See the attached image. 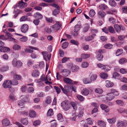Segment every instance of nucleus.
<instances>
[{"mask_svg": "<svg viewBox=\"0 0 127 127\" xmlns=\"http://www.w3.org/2000/svg\"><path fill=\"white\" fill-rule=\"evenodd\" d=\"M119 62L120 64H122L126 63L127 60L125 58H122L119 60Z\"/></svg>", "mask_w": 127, "mask_h": 127, "instance_id": "obj_33", "label": "nucleus"}, {"mask_svg": "<svg viewBox=\"0 0 127 127\" xmlns=\"http://www.w3.org/2000/svg\"><path fill=\"white\" fill-rule=\"evenodd\" d=\"M106 13L102 11H99L97 13L98 17L100 18H102L104 17L106 15Z\"/></svg>", "mask_w": 127, "mask_h": 127, "instance_id": "obj_11", "label": "nucleus"}, {"mask_svg": "<svg viewBox=\"0 0 127 127\" xmlns=\"http://www.w3.org/2000/svg\"><path fill=\"white\" fill-rule=\"evenodd\" d=\"M123 52V50L122 49H119L117 50L116 53V56H118L121 55Z\"/></svg>", "mask_w": 127, "mask_h": 127, "instance_id": "obj_35", "label": "nucleus"}, {"mask_svg": "<svg viewBox=\"0 0 127 127\" xmlns=\"http://www.w3.org/2000/svg\"><path fill=\"white\" fill-rule=\"evenodd\" d=\"M57 119L60 122H62L64 121L62 115L61 113H59L57 115Z\"/></svg>", "mask_w": 127, "mask_h": 127, "instance_id": "obj_26", "label": "nucleus"}, {"mask_svg": "<svg viewBox=\"0 0 127 127\" xmlns=\"http://www.w3.org/2000/svg\"><path fill=\"white\" fill-rule=\"evenodd\" d=\"M95 12L94 10L93 9H91L89 13V16L90 17H92L95 15Z\"/></svg>", "mask_w": 127, "mask_h": 127, "instance_id": "obj_31", "label": "nucleus"}, {"mask_svg": "<svg viewBox=\"0 0 127 127\" xmlns=\"http://www.w3.org/2000/svg\"><path fill=\"white\" fill-rule=\"evenodd\" d=\"M41 54L43 56L44 59L46 61L47 60V58L49 60L50 59L51 56V54H48V52L46 51L41 52Z\"/></svg>", "mask_w": 127, "mask_h": 127, "instance_id": "obj_5", "label": "nucleus"}, {"mask_svg": "<svg viewBox=\"0 0 127 127\" xmlns=\"http://www.w3.org/2000/svg\"><path fill=\"white\" fill-rule=\"evenodd\" d=\"M116 118H113L112 119H107V121L110 123L112 124L114 123L116 121Z\"/></svg>", "mask_w": 127, "mask_h": 127, "instance_id": "obj_36", "label": "nucleus"}, {"mask_svg": "<svg viewBox=\"0 0 127 127\" xmlns=\"http://www.w3.org/2000/svg\"><path fill=\"white\" fill-rule=\"evenodd\" d=\"M13 78L14 79L17 80H20L21 79V77L19 75L15 74L13 76Z\"/></svg>", "mask_w": 127, "mask_h": 127, "instance_id": "obj_42", "label": "nucleus"}, {"mask_svg": "<svg viewBox=\"0 0 127 127\" xmlns=\"http://www.w3.org/2000/svg\"><path fill=\"white\" fill-rule=\"evenodd\" d=\"M29 115L30 117L32 118H33L35 116L36 113L34 111L31 110L30 111Z\"/></svg>", "mask_w": 127, "mask_h": 127, "instance_id": "obj_28", "label": "nucleus"}, {"mask_svg": "<svg viewBox=\"0 0 127 127\" xmlns=\"http://www.w3.org/2000/svg\"><path fill=\"white\" fill-rule=\"evenodd\" d=\"M8 67L7 66H4L0 68V71L1 72H4L8 70Z\"/></svg>", "mask_w": 127, "mask_h": 127, "instance_id": "obj_34", "label": "nucleus"}, {"mask_svg": "<svg viewBox=\"0 0 127 127\" xmlns=\"http://www.w3.org/2000/svg\"><path fill=\"white\" fill-rule=\"evenodd\" d=\"M100 76L102 78L105 79L108 77V75L107 73L102 72L100 74Z\"/></svg>", "mask_w": 127, "mask_h": 127, "instance_id": "obj_30", "label": "nucleus"}, {"mask_svg": "<svg viewBox=\"0 0 127 127\" xmlns=\"http://www.w3.org/2000/svg\"><path fill=\"white\" fill-rule=\"evenodd\" d=\"M28 25L27 24H25L22 26L21 28V30L22 32L25 33L28 31Z\"/></svg>", "mask_w": 127, "mask_h": 127, "instance_id": "obj_7", "label": "nucleus"}, {"mask_svg": "<svg viewBox=\"0 0 127 127\" xmlns=\"http://www.w3.org/2000/svg\"><path fill=\"white\" fill-rule=\"evenodd\" d=\"M11 81L10 80H6L4 81L2 84L3 87L5 88H10L11 86Z\"/></svg>", "mask_w": 127, "mask_h": 127, "instance_id": "obj_4", "label": "nucleus"}, {"mask_svg": "<svg viewBox=\"0 0 127 127\" xmlns=\"http://www.w3.org/2000/svg\"><path fill=\"white\" fill-rule=\"evenodd\" d=\"M109 3V4L112 6H115L116 3L114 0H110Z\"/></svg>", "mask_w": 127, "mask_h": 127, "instance_id": "obj_40", "label": "nucleus"}, {"mask_svg": "<svg viewBox=\"0 0 127 127\" xmlns=\"http://www.w3.org/2000/svg\"><path fill=\"white\" fill-rule=\"evenodd\" d=\"M18 61L16 59H14L12 61V65L14 67H16L17 65Z\"/></svg>", "mask_w": 127, "mask_h": 127, "instance_id": "obj_38", "label": "nucleus"}, {"mask_svg": "<svg viewBox=\"0 0 127 127\" xmlns=\"http://www.w3.org/2000/svg\"><path fill=\"white\" fill-rule=\"evenodd\" d=\"M34 91L33 88L32 87H30L28 89V91L29 93H33Z\"/></svg>", "mask_w": 127, "mask_h": 127, "instance_id": "obj_57", "label": "nucleus"}, {"mask_svg": "<svg viewBox=\"0 0 127 127\" xmlns=\"http://www.w3.org/2000/svg\"><path fill=\"white\" fill-rule=\"evenodd\" d=\"M27 5V3L24 2L22 0L19 1L18 3V6L21 8H22L24 7H26Z\"/></svg>", "mask_w": 127, "mask_h": 127, "instance_id": "obj_9", "label": "nucleus"}, {"mask_svg": "<svg viewBox=\"0 0 127 127\" xmlns=\"http://www.w3.org/2000/svg\"><path fill=\"white\" fill-rule=\"evenodd\" d=\"M28 40V38L26 37H23L20 39V41L22 42H25Z\"/></svg>", "mask_w": 127, "mask_h": 127, "instance_id": "obj_61", "label": "nucleus"}, {"mask_svg": "<svg viewBox=\"0 0 127 127\" xmlns=\"http://www.w3.org/2000/svg\"><path fill=\"white\" fill-rule=\"evenodd\" d=\"M61 26V23L59 22H57L56 24L51 26V28L53 31L55 32L59 30Z\"/></svg>", "mask_w": 127, "mask_h": 127, "instance_id": "obj_3", "label": "nucleus"}, {"mask_svg": "<svg viewBox=\"0 0 127 127\" xmlns=\"http://www.w3.org/2000/svg\"><path fill=\"white\" fill-rule=\"evenodd\" d=\"M60 12V9H55L53 12V15L54 16H56Z\"/></svg>", "mask_w": 127, "mask_h": 127, "instance_id": "obj_49", "label": "nucleus"}, {"mask_svg": "<svg viewBox=\"0 0 127 127\" xmlns=\"http://www.w3.org/2000/svg\"><path fill=\"white\" fill-rule=\"evenodd\" d=\"M77 99L81 101H83L84 99V97L80 95H78L77 96Z\"/></svg>", "mask_w": 127, "mask_h": 127, "instance_id": "obj_52", "label": "nucleus"}, {"mask_svg": "<svg viewBox=\"0 0 127 127\" xmlns=\"http://www.w3.org/2000/svg\"><path fill=\"white\" fill-rule=\"evenodd\" d=\"M9 50V48L5 47L0 48V51L1 52H5Z\"/></svg>", "mask_w": 127, "mask_h": 127, "instance_id": "obj_25", "label": "nucleus"}, {"mask_svg": "<svg viewBox=\"0 0 127 127\" xmlns=\"http://www.w3.org/2000/svg\"><path fill=\"white\" fill-rule=\"evenodd\" d=\"M33 16L35 18H38L39 19H41L43 17L42 15L38 12H36L34 13L33 15Z\"/></svg>", "mask_w": 127, "mask_h": 127, "instance_id": "obj_17", "label": "nucleus"}, {"mask_svg": "<svg viewBox=\"0 0 127 127\" xmlns=\"http://www.w3.org/2000/svg\"><path fill=\"white\" fill-rule=\"evenodd\" d=\"M59 87L61 88L63 92L66 95L70 92L71 89V87L67 85H65L64 86V88L61 85H60Z\"/></svg>", "mask_w": 127, "mask_h": 127, "instance_id": "obj_2", "label": "nucleus"}, {"mask_svg": "<svg viewBox=\"0 0 127 127\" xmlns=\"http://www.w3.org/2000/svg\"><path fill=\"white\" fill-rule=\"evenodd\" d=\"M81 57L83 59H86L90 57V55L88 54H82L81 55Z\"/></svg>", "mask_w": 127, "mask_h": 127, "instance_id": "obj_37", "label": "nucleus"}, {"mask_svg": "<svg viewBox=\"0 0 127 127\" xmlns=\"http://www.w3.org/2000/svg\"><path fill=\"white\" fill-rule=\"evenodd\" d=\"M21 97V98L22 101L23 103L28 102L29 100V99L27 97L25 96L24 95H22Z\"/></svg>", "mask_w": 127, "mask_h": 127, "instance_id": "obj_21", "label": "nucleus"}, {"mask_svg": "<svg viewBox=\"0 0 127 127\" xmlns=\"http://www.w3.org/2000/svg\"><path fill=\"white\" fill-rule=\"evenodd\" d=\"M51 123V127H56L57 126V123L55 120H53L52 121Z\"/></svg>", "mask_w": 127, "mask_h": 127, "instance_id": "obj_63", "label": "nucleus"}, {"mask_svg": "<svg viewBox=\"0 0 127 127\" xmlns=\"http://www.w3.org/2000/svg\"><path fill=\"white\" fill-rule=\"evenodd\" d=\"M12 48L15 50H19L21 49V47L19 45L16 44L13 46Z\"/></svg>", "mask_w": 127, "mask_h": 127, "instance_id": "obj_23", "label": "nucleus"}, {"mask_svg": "<svg viewBox=\"0 0 127 127\" xmlns=\"http://www.w3.org/2000/svg\"><path fill=\"white\" fill-rule=\"evenodd\" d=\"M89 93V90L86 88H84L81 91L82 94L84 95H88Z\"/></svg>", "mask_w": 127, "mask_h": 127, "instance_id": "obj_18", "label": "nucleus"}, {"mask_svg": "<svg viewBox=\"0 0 127 127\" xmlns=\"http://www.w3.org/2000/svg\"><path fill=\"white\" fill-rule=\"evenodd\" d=\"M83 82L85 84H90L92 82L91 80H90L88 78H85L83 80Z\"/></svg>", "mask_w": 127, "mask_h": 127, "instance_id": "obj_27", "label": "nucleus"}, {"mask_svg": "<svg viewBox=\"0 0 127 127\" xmlns=\"http://www.w3.org/2000/svg\"><path fill=\"white\" fill-rule=\"evenodd\" d=\"M111 91L113 95H114L115 96H118L119 95V92L116 90L113 89H112L111 90Z\"/></svg>", "mask_w": 127, "mask_h": 127, "instance_id": "obj_24", "label": "nucleus"}, {"mask_svg": "<svg viewBox=\"0 0 127 127\" xmlns=\"http://www.w3.org/2000/svg\"><path fill=\"white\" fill-rule=\"evenodd\" d=\"M95 91L96 92L99 94H101L103 92L102 89L99 88L96 89Z\"/></svg>", "mask_w": 127, "mask_h": 127, "instance_id": "obj_55", "label": "nucleus"}, {"mask_svg": "<svg viewBox=\"0 0 127 127\" xmlns=\"http://www.w3.org/2000/svg\"><path fill=\"white\" fill-rule=\"evenodd\" d=\"M9 98L10 100H11L13 101L16 100L15 96H14L13 94L12 93L10 94Z\"/></svg>", "mask_w": 127, "mask_h": 127, "instance_id": "obj_54", "label": "nucleus"}, {"mask_svg": "<svg viewBox=\"0 0 127 127\" xmlns=\"http://www.w3.org/2000/svg\"><path fill=\"white\" fill-rule=\"evenodd\" d=\"M102 69L104 70V71L105 72H107L108 71L110 70V67L109 66L105 65L104 67L102 68Z\"/></svg>", "mask_w": 127, "mask_h": 127, "instance_id": "obj_56", "label": "nucleus"}, {"mask_svg": "<svg viewBox=\"0 0 127 127\" xmlns=\"http://www.w3.org/2000/svg\"><path fill=\"white\" fill-rule=\"evenodd\" d=\"M104 47L106 49H110L113 47V45L111 44L108 43L104 46Z\"/></svg>", "mask_w": 127, "mask_h": 127, "instance_id": "obj_48", "label": "nucleus"}, {"mask_svg": "<svg viewBox=\"0 0 127 127\" xmlns=\"http://www.w3.org/2000/svg\"><path fill=\"white\" fill-rule=\"evenodd\" d=\"M96 36L95 34H93L91 36H89L87 37L86 38V40L88 41H89L93 39L94 37Z\"/></svg>", "mask_w": 127, "mask_h": 127, "instance_id": "obj_32", "label": "nucleus"}, {"mask_svg": "<svg viewBox=\"0 0 127 127\" xmlns=\"http://www.w3.org/2000/svg\"><path fill=\"white\" fill-rule=\"evenodd\" d=\"M79 69V68L78 66L77 65H73L72 66L70 70L73 72H76Z\"/></svg>", "mask_w": 127, "mask_h": 127, "instance_id": "obj_12", "label": "nucleus"}, {"mask_svg": "<svg viewBox=\"0 0 127 127\" xmlns=\"http://www.w3.org/2000/svg\"><path fill=\"white\" fill-rule=\"evenodd\" d=\"M70 105H71L73 107V109L75 110H76L77 107L76 106V103L74 102H71L70 103Z\"/></svg>", "mask_w": 127, "mask_h": 127, "instance_id": "obj_51", "label": "nucleus"}, {"mask_svg": "<svg viewBox=\"0 0 127 127\" xmlns=\"http://www.w3.org/2000/svg\"><path fill=\"white\" fill-rule=\"evenodd\" d=\"M87 121L88 123L89 124L92 125L93 124L94 121L91 118H89L87 119Z\"/></svg>", "mask_w": 127, "mask_h": 127, "instance_id": "obj_59", "label": "nucleus"}, {"mask_svg": "<svg viewBox=\"0 0 127 127\" xmlns=\"http://www.w3.org/2000/svg\"><path fill=\"white\" fill-rule=\"evenodd\" d=\"M2 124L3 126H7L10 125V122L9 121L7 118H5L2 121Z\"/></svg>", "mask_w": 127, "mask_h": 127, "instance_id": "obj_8", "label": "nucleus"}, {"mask_svg": "<svg viewBox=\"0 0 127 127\" xmlns=\"http://www.w3.org/2000/svg\"><path fill=\"white\" fill-rule=\"evenodd\" d=\"M61 72L62 73L63 75L65 77H67L69 74L70 71L68 70L64 69L62 70Z\"/></svg>", "mask_w": 127, "mask_h": 127, "instance_id": "obj_10", "label": "nucleus"}, {"mask_svg": "<svg viewBox=\"0 0 127 127\" xmlns=\"http://www.w3.org/2000/svg\"><path fill=\"white\" fill-rule=\"evenodd\" d=\"M11 85H17L18 84V81L16 80H13L11 81Z\"/></svg>", "mask_w": 127, "mask_h": 127, "instance_id": "obj_60", "label": "nucleus"}, {"mask_svg": "<svg viewBox=\"0 0 127 127\" xmlns=\"http://www.w3.org/2000/svg\"><path fill=\"white\" fill-rule=\"evenodd\" d=\"M39 72L37 70H35L33 71L32 73V75L34 77H37L39 76Z\"/></svg>", "mask_w": 127, "mask_h": 127, "instance_id": "obj_19", "label": "nucleus"}, {"mask_svg": "<svg viewBox=\"0 0 127 127\" xmlns=\"http://www.w3.org/2000/svg\"><path fill=\"white\" fill-rule=\"evenodd\" d=\"M114 28L118 33H119L121 30H124V28L121 25H119L118 24H116L114 25Z\"/></svg>", "mask_w": 127, "mask_h": 127, "instance_id": "obj_6", "label": "nucleus"}, {"mask_svg": "<svg viewBox=\"0 0 127 127\" xmlns=\"http://www.w3.org/2000/svg\"><path fill=\"white\" fill-rule=\"evenodd\" d=\"M40 79L42 81H46L48 80L47 76L46 77H45L44 75H42L41 76Z\"/></svg>", "mask_w": 127, "mask_h": 127, "instance_id": "obj_53", "label": "nucleus"}, {"mask_svg": "<svg viewBox=\"0 0 127 127\" xmlns=\"http://www.w3.org/2000/svg\"><path fill=\"white\" fill-rule=\"evenodd\" d=\"M97 123L98 125L101 127H106V123L103 121H98Z\"/></svg>", "mask_w": 127, "mask_h": 127, "instance_id": "obj_20", "label": "nucleus"}, {"mask_svg": "<svg viewBox=\"0 0 127 127\" xmlns=\"http://www.w3.org/2000/svg\"><path fill=\"white\" fill-rule=\"evenodd\" d=\"M97 76L96 74H95L91 75V76L90 79L91 81H94L96 80L97 78Z\"/></svg>", "mask_w": 127, "mask_h": 127, "instance_id": "obj_44", "label": "nucleus"}, {"mask_svg": "<svg viewBox=\"0 0 127 127\" xmlns=\"http://www.w3.org/2000/svg\"><path fill=\"white\" fill-rule=\"evenodd\" d=\"M51 102V98L50 96L47 97L46 98L45 102L47 104H50Z\"/></svg>", "mask_w": 127, "mask_h": 127, "instance_id": "obj_41", "label": "nucleus"}, {"mask_svg": "<svg viewBox=\"0 0 127 127\" xmlns=\"http://www.w3.org/2000/svg\"><path fill=\"white\" fill-rule=\"evenodd\" d=\"M63 81L66 83L69 84H73V82L72 80L67 78H65L63 79Z\"/></svg>", "mask_w": 127, "mask_h": 127, "instance_id": "obj_16", "label": "nucleus"}, {"mask_svg": "<svg viewBox=\"0 0 127 127\" xmlns=\"http://www.w3.org/2000/svg\"><path fill=\"white\" fill-rule=\"evenodd\" d=\"M89 65L88 63L86 62H83L81 65V66L83 68H85L87 67Z\"/></svg>", "mask_w": 127, "mask_h": 127, "instance_id": "obj_46", "label": "nucleus"}, {"mask_svg": "<svg viewBox=\"0 0 127 127\" xmlns=\"http://www.w3.org/2000/svg\"><path fill=\"white\" fill-rule=\"evenodd\" d=\"M21 122L23 125H27L28 123V118L22 119L21 120Z\"/></svg>", "mask_w": 127, "mask_h": 127, "instance_id": "obj_22", "label": "nucleus"}, {"mask_svg": "<svg viewBox=\"0 0 127 127\" xmlns=\"http://www.w3.org/2000/svg\"><path fill=\"white\" fill-rule=\"evenodd\" d=\"M68 45V43L67 42H65L63 43L62 48L63 49L66 48Z\"/></svg>", "mask_w": 127, "mask_h": 127, "instance_id": "obj_62", "label": "nucleus"}, {"mask_svg": "<svg viewBox=\"0 0 127 127\" xmlns=\"http://www.w3.org/2000/svg\"><path fill=\"white\" fill-rule=\"evenodd\" d=\"M107 7V6L104 4H101L99 6V8L100 9L103 10L106 9Z\"/></svg>", "mask_w": 127, "mask_h": 127, "instance_id": "obj_29", "label": "nucleus"}, {"mask_svg": "<svg viewBox=\"0 0 127 127\" xmlns=\"http://www.w3.org/2000/svg\"><path fill=\"white\" fill-rule=\"evenodd\" d=\"M81 22L80 21H79L77 24L75 26L74 31H75L78 32L81 28Z\"/></svg>", "mask_w": 127, "mask_h": 127, "instance_id": "obj_15", "label": "nucleus"}, {"mask_svg": "<svg viewBox=\"0 0 127 127\" xmlns=\"http://www.w3.org/2000/svg\"><path fill=\"white\" fill-rule=\"evenodd\" d=\"M105 86L107 88L112 87L114 85V83L111 81L109 80L105 81Z\"/></svg>", "mask_w": 127, "mask_h": 127, "instance_id": "obj_13", "label": "nucleus"}, {"mask_svg": "<svg viewBox=\"0 0 127 127\" xmlns=\"http://www.w3.org/2000/svg\"><path fill=\"white\" fill-rule=\"evenodd\" d=\"M53 114V111L52 109H49L48 111L47 116H51Z\"/></svg>", "mask_w": 127, "mask_h": 127, "instance_id": "obj_43", "label": "nucleus"}, {"mask_svg": "<svg viewBox=\"0 0 127 127\" xmlns=\"http://www.w3.org/2000/svg\"><path fill=\"white\" fill-rule=\"evenodd\" d=\"M28 17L27 16H24L22 17L20 19V21L21 22L24 21H26L28 19Z\"/></svg>", "mask_w": 127, "mask_h": 127, "instance_id": "obj_50", "label": "nucleus"}, {"mask_svg": "<svg viewBox=\"0 0 127 127\" xmlns=\"http://www.w3.org/2000/svg\"><path fill=\"white\" fill-rule=\"evenodd\" d=\"M116 103L118 104L121 106H123L124 105L123 101L121 100H117L116 101Z\"/></svg>", "mask_w": 127, "mask_h": 127, "instance_id": "obj_58", "label": "nucleus"}, {"mask_svg": "<svg viewBox=\"0 0 127 127\" xmlns=\"http://www.w3.org/2000/svg\"><path fill=\"white\" fill-rule=\"evenodd\" d=\"M33 63V61L31 60H28L27 61V64L28 66L30 67L32 65Z\"/></svg>", "mask_w": 127, "mask_h": 127, "instance_id": "obj_45", "label": "nucleus"}, {"mask_svg": "<svg viewBox=\"0 0 127 127\" xmlns=\"http://www.w3.org/2000/svg\"><path fill=\"white\" fill-rule=\"evenodd\" d=\"M106 98L107 100H111L114 98L115 97L113 95L111 92L109 94H107V95Z\"/></svg>", "mask_w": 127, "mask_h": 127, "instance_id": "obj_14", "label": "nucleus"}, {"mask_svg": "<svg viewBox=\"0 0 127 127\" xmlns=\"http://www.w3.org/2000/svg\"><path fill=\"white\" fill-rule=\"evenodd\" d=\"M117 125L118 127H123V126L122 124V121H118L117 124Z\"/></svg>", "mask_w": 127, "mask_h": 127, "instance_id": "obj_64", "label": "nucleus"}, {"mask_svg": "<svg viewBox=\"0 0 127 127\" xmlns=\"http://www.w3.org/2000/svg\"><path fill=\"white\" fill-rule=\"evenodd\" d=\"M120 72L123 74H126L127 73V69L126 68H122L120 69Z\"/></svg>", "mask_w": 127, "mask_h": 127, "instance_id": "obj_47", "label": "nucleus"}, {"mask_svg": "<svg viewBox=\"0 0 127 127\" xmlns=\"http://www.w3.org/2000/svg\"><path fill=\"white\" fill-rule=\"evenodd\" d=\"M108 31L111 33H113L115 32V31L113 27L111 26H110L108 27Z\"/></svg>", "mask_w": 127, "mask_h": 127, "instance_id": "obj_39", "label": "nucleus"}, {"mask_svg": "<svg viewBox=\"0 0 127 127\" xmlns=\"http://www.w3.org/2000/svg\"><path fill=\"white\" fill-rule=\"evenodd\" d=\"M61 104L62 108L65 111L68 110L70 107V103L68 100L63 101Z\"/></svg>", "mask_w": 127, "mask_h": 127, "instance_id": "obj_1", "label": "nucleus"}]
</instances>
